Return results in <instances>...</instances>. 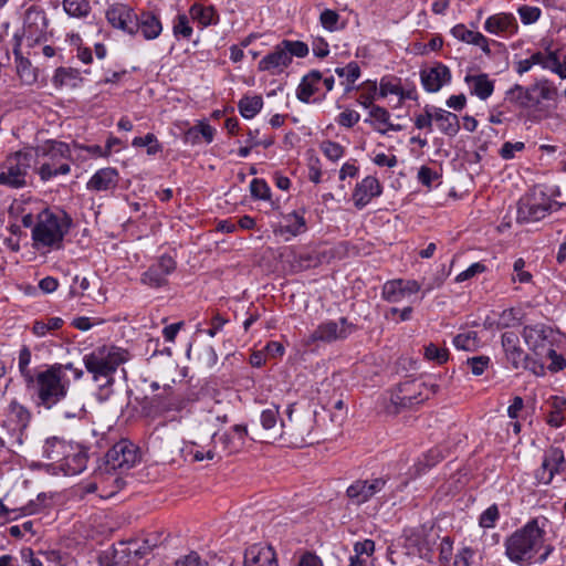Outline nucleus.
Listing matches in <instances>:
<instances>
[{
  "label": "nucleus",
  "mask_w": 566,
  "mask_h": 566,
  "mask_svg": "<svg viewBox=\"0 0 566 566\" xmlns=\"http://www.w3.org/2000/svg\"><path fill=\"white\" fill-rule=\"evenodd\" d=\"M475 556L476 553L471 547H463L457 553L453 566H476Z\"/></svg>",
  "instance_id": "obj_58"
},
{
  "label": "nucleus",
  "mask_w": 566,
  "mask_h": 566,
  "mask_svg": "<svg viewBox=\"0 0 566 566\" xmlns=\"http://www.w3.org/2000/svg\"><path fill=\"white\" fill-rule=\"evenodd\" d=\"M46 29L45 13L35 7L29 8L23 20V36L29 41L38 42L45 35Z\"/></svg>",
  "instance_id": "obj_18"
},
{
  "label": "nucleus",
  "mask_w": 566,
  "mask_h": 566,
  "mask_svg": "<svg viewBox=\"0 0 566 566\" xmlns=\"http://www.w3.org/2000/svg\"><path fill=\"white\" fill-rule=\"evenodd\" d=\"M545 534L544 526L537 520L527 522L505 539L506 557L512 563L528 565L543 551L539 560L544 562L552 552V547L545 545Z\"/></svg>",
  "instance_id": "obj_2"
},
{
  "label": "nucleus",
  "mask_w": 566,
  "mask_h": 566,
  "mask_svg": "<svg viewBox=\"0 0 566 566\" xmlns=\"http://www.w3.org/2000/svg\"><path fill=\"white\" fill-rule=\"evenodd\" d=\"M507 95L512 102L518 104L522 107L534 106L531 86L523 87L516 84L507 92Z\"/></svg>",
  "instance_id": "obj_45"
},
{
  "label": "nucleus",
  "mask_w": 566,
  "mask_h": 566,
  "mask_svg": "<svg viewBox=\"0 0 566 566\" xmlns=\"http://www.w3.org/2000/svg\"><path fill=\"white\" fill-rule=\"evenodd\" d=\"M321 84L322 74L318 71L310 72L302 78L296 90L297 98L304 103H308L311 97L318 92Z\"/></svg>",
  "instance_id": "obj_33"
},
{
  "label": "nucleus",
  "mask_w": 566,
  "mask_h": 566,
  "mask_svg": "<svg viewBox=\"0 0 566 566\" xmlns=\"http://www.w3.org/2000/svg\"><path fill=\"white\" fill-rule=\"evenodd\" d=\"M245 566H279L276 554L271 546L255 544L244 554Z\"/></svg>",
  "instance_id": "obj_24"
},
{
  "label": "nucleus",
  "mask_w": 566,
  "mask_h": 566,
  "mask_svg": "<svg viewBox=\"0 0 566 566\" xmlns=\"http://www.w3.org/2000/svg\"><path fill=\"white\" fill-rule=\"evenodd\" d=\"M63 8L64 11L73 18L86 17L91 11L87 0H64Z\"/></svg>",
  "instance_id": "obj_46"
},
{
  "label": "nucleus",
  "mask_w": 566,
  "mask_h": 566,
  "mask_svg": "<svg viewBox=\"0 0 566 566\" xmlns=\"http://www.w3.org/2000/svg\"><path fill=\"white\" fill-rule=\"evenodd\" d=\"M518 322L517 313L514 308H506L497 314V318L493 322H490V326H495L496 328H509L516 325Z\"/></svg>",
  "instance_id": "obj_49"
},
{
  "label": "nucleus",
  "mask_w": 566,
  "mask_h": 566,
  "mask_svg": "<svg viewBox=\"0 0 566 566\" xmlns=\"http://www.w3.org/2000/svg\"><path fill=\"white\" fill-rule=\"evenodd\" d=\"M251 195L261 200H269L271 196V190L268 184L262 179H253L250 184Z\"/></svg>",
  "instance_id": "obj_60"
},
{
  "label": "nucleus",
  "mask_w": 566,
  "mask_h": 566,
  "mask_svg": "<svg viewBox=\"0 0 566 566\" xmlns=\"http://www.w3.org/2000/svg\"><path fill=\"white\" fill-rule=\"evenodd\" d=\"M566 463L564 451L559 448H549L542 461V465L537 471L536 478L539 483L551 484L554 476L559 474Z\"/></svg>",
  "instance_id": "obj_12"
},
{
  "label": "nucleus",
  "mask_w": 566,
  "mask_h": 566,
  "mask_svg": "<svg viewBox=\"0 0 566 566\" xmlns=\"http://www.w3.org/2000/svg\"><path fill=\"white\" fill-rule=\"evenodd\" d=\"M464 81L469 86L470 93L482 101L488 99L493 94L494 82L489 78L488 74L467 75Z\"/></svg>",
  "instance_id": "obj_30"
},
{
  "label": "nucleus",
  "mask_w": 566,
  "mask_h": 566,
  "mask_svg": "<svg viewBox=\"0 0 566 566\" xmlns=\"http://www.w3.org/2000/svg\"><path fill=\"white\" fill-rule=\"evenodd\" d=\"M189 453L191 454L192 460L197 462L203 460H213L219 455L216 451V447H199L197 444H192Z\"/></svg>",
  "instance_id": "obj_55"
},
{
  "label": "nucleus",
  "mask_w": 566,
  "mask_h": 566,
  "mask_svg": "<svg viewBox=\"0 0 566 566\" xmlns=\"http://www.w3.org/2000/svg\"><path fill=\"white\" fill-rule=\"evenodd\" d=\"M21 222L25 228L32 227V245L42 252L62 249L64 237L72 224L71 218L65 212H54L49 209L38 213L35 222L31 213L24 214Z\"/></svg>",
  "instance_id": "obj_1"
},
{
  "label": "nucleus",
  "mask_w": 566,
  "mask_h": 566,
  "mask_svg": "<svg viewBox=\"0 0 566 566\" xmlns=\"http://www.w3.org/2000/svg\"><path fill=\"white\" fill-rule=\"evenodd\" d=\"M189 13L191 19L197 21L201 28L216 25L219 22V14L212 6L205 7L202 4L195 3L191 6Z\"/></svg>",
  "instance_id": "obj_37"
},
{
  "label": "nucleus",
  "mask_w": 566,
  "mask_h": 566,
  "mask_svg": "<svg viewBox=\"0 0 566 566\" xmlns=\"http://www.w3.org/2000/svg\"><path fill=\"white\" fill-rule=\"evenodd\" d=\"M375 552V543L371 539L356 542L354 545V555L349 558L348 566H368V559Z\"/></svg>",
  "instance_id": "obj_38"
},
{
  "label": "nucleus",
  "mask_w": 566,
  "mask_h": 566,
  "mask_svg": "<svg viewBox=\"0 0 566 566\" xmlns=\"http://www.w3.org/2000/svg\"><path fill=\"white\" fill-rule=\"evenodd\" d=\"M559 205L543 198L542 201L536 197H526L521 199L517 207V220L521 222H534L545 218L552 210H557Z\"/></svg>",
  "instance_id": "obj_11"
},
{
  "label": "nucleus",
  "mask_w": 566,
  "mask_h": 566,
  "mask_svg": "<svg viewBox=\"0 0 566 566\" xmlns=\"http://www.w3.org/2000/svg\"><path fill=\"white\" fill-rule=\"evenodd\" d=\"M174 566H209V564L197 552H190L176 559Z\"/></svg>",
  "instance_id": "obj_61"
},
{
  "label": "nucleus",
  "mask_w": 566,
  "mask_h": 566,
  "mask_svg": "<svg viewBox=\"0 0 566 566\" xmlns=\"http://www.w3.org/2000/svg\"><path fill=\"white\" fill-rule=\"evenodd\" d=\"M353 325L349 324L346 318H340L336 322L328 321L318 325V327L310 336V340L334 342L346 338L353 333Z\"/></svg>",
  "instance_id": "obj_15"
},
{
  "label": "nucleus",
  "mask_w": 566,
  "mask_h": 566,
  "mask_svg": "<svg viewBox=\"0 0 566 566\" xmlns=\"http://www.w3.org/2000/svg\"><path fill=\"white\" fill-rule=\"evenodd\" d=\"M138 460V454L133 444L125 441L116 443L107 452V461L113 469H129Z\"/></svg>",
  "instance_id": "obj_21"
},
{
  "label": "nucleus",
  "mask_w": 566,
  "mask_h": 566,
  "mask_svg": "<svg viewBox=\"0 0 566 566\" xmlns=\"http://www.w3.org/2000/svg\"><path fill=\"white\" fill-rule=\"evenodd\" d=\"M467 364L470 366L471 373L474 376L482 375L490 365V358L488 356H475L469 358Z\"/></svg>",
  "instance_id": "obj_64"
},
{
  "label": "nucleus",
  "mask_w": 566,
  "mask_h": 566,
  "mask_svg": "<svg viewBox=\"0 0 566 566\" xmlns=\"http://www.w3.org/2000/svg\"><path fill=\"white\" fill-rule=\"evenodd\" d=\"M306 229V221L303 213L293 211L282 217V221L274 232L280 235L287 234V240L290 237H296L304 233Z\"/></svg>",
  "instance_id": "obj_29"
},
{
  "label": "nucleus",
  "mask_w": 566,
  "mask_h": 566,
  "mask_svg": "<svg viewBox=\"0 0 566 566\" xmlns=\"http://www.w3.org/2000/svg\"><path fill=\"white\" fill-rule=\"evenodd\" d=\"M385 484L386 481L381 478H375L371 480H358L348 486L347 496L354 504L360 505L380 492Z\"/></svg>",
  "instance_id": "obj_17"
},
{
  "label": "nucleus",
  "mask_w": 566,
  "mask_h": 566,
  "mask_svg": "<svg viewBox=\"0 0 566 566\" xmlns=\"http://www.w3.org/2000/svg\"><path fill=\"white\" fill-rule=\"evenodd\" d=\"M454 39L479 46L486 55L491 54L489 39L479 31L469 30L464 24L460 23L451 29Z\"/></svg>",
  "instance_id": "obj_27"
},
{
  "label": "nucleus",
  "mask_w": 566,
  "mask_h": 566,
  "mask_svg": "<svg viewBox=\"0 0 566 566\" xmlns=\"http://www.w3.org/2000/svg\"><path fill=\"white\" fill-rule=\"evenodd\" d=\"M433 122L443 134L449 136H454L460 129L458 116L442 108H433Z\"/></svg>",
  "instance_id": "obj_34"
},
{
  "label": "nucleus",
  "mask_w": 566,
  "mask_h": 566,
  "mask_svg": "<svg viewBox=\"0 0 566 566\" xmlns=\"http://www.w3.org/2000/svg\"><path fill=\"white\" fill-rule=\"evenodd\" d=\"M522 336L528 349L538 357H544L554 345L553 329L543 324L525 326Z\"/></svg>",
  "instance_id": "obj_10"
},
{
  "label": "nucleus",
  "mask_w": 566,
  "mask_h": 566,
  "mask_svg": "<svg viewBox=\"0 0 566 566\" xmlns=\"http://www.w3.org/2000/svg\"><path fill=\"white\" fill-rule=\"evenodd\" d=\"M551 411L547 417V423L558 428L566 421V399L564 397L554 396L548 400Z\"/></svg>",
  "instance_id": "obj_39"
},
{
  "label": "nucleus",
  "mask_w": 566,
  "mask_h": 566,
  "mask_svg": "<svg viewBox=\"0 0 566 566\" xmlns=\"http://www.w3.org/2000/svg\"><path fill=\"white\" fill-rule=\"evenodd\" d=\"M423 88L429 93H436L451 81V72L442 63H436L420 72Z\"/></svg>",
  "instance_id": "obj_19"
},
{
  "label": "nucleus",
  "mask_w": 566,
  "mask_h": 566,
  "mask_svg": "<svg viewBox=\"0 0 566 566\" xmlns=\"http://www.w3.org/2000/svg\"><path fill=\"white\" fill-rule=\"evenodd\" d=\"M69 373L72 374L74 380L83 376L81 368L75 367L72 363H67L54 364L48 369L38 373L34 379H31L40 406L51 409L65 398L71 384Z\"/></svg>",
  "instance_id": "obj_3"
},
{
  "label": "nucleus",
  "mask_w": 566,
  "mask_h": 566,
  "mask_svg": "<svg viewBox=\"0 0 566 566\" xmlns=\"http://www.w3.org/2000/svg\"><path fill=\"white\" fill-rule=\"evenodd\" d=\"M502 347L506 360L513 369H520L525 366L527 355L520 346V338L514 332H505L502 335Z\"/></svg>",
  "instance_id": "obj_23"
},
{
  "label": "nucleus",
  "mask_w": 566,
  "mask_h": 566,
  "mask_svg": "<svg viewBox=\"0 0 566 566\" xmlns=\"http://www.w3.org/2000/svg\"><path fill=\"white\" fill-rule=\"evenodd\" d=\"M484 30L495 36L510 39L518 31V23L512 13L500 12L486 18Z\"/></svg>",
  "instance_id": "obj_14"
},
{
  "label": "nucleus",
  "mask_w": 566,
  "mask_h": 566,
  "mask_svg": "<svg viewBox=\"0 0 566 566\" xmlns=\"http://www.w3.org/2000/svg\"><path fill=\"white\" fill-rule=\"evenodd\" d=\"M553 52L543 53L541 51L534 52L530 57L520 60L515 63V71L522 75L528 72L533 66L538 65L544 70H549L551 57Z\"/></svg>",
  "instance_id": "obj_35"
},
{
  "label": "nucleus",
  "mask_w": 566,
  "mask_h": 566,
  "mask_svg": "<svg viewBox=\"0 0 566 566\" xmlns=\"http://www.w3.org/2000/svg\"><path fill=\"white\" fill-rule=\"evenodd\" d=\"M401 82L398 78L382 77L379 83V97L385 98L389 95H396L400 92Z\"/></svg>",
  "instance_id": "obj_53"
},
{
  "label": "nucleus",
  "mask_w": 566,
  "mask_h": 566,
  "mask_svg": "<svg viewBox=\"0 0 566 566\" xmlns=\"http://www.w3.org/2000/svg\"><path fill=\"white\" fill-rule=\"evenodd\" d=\"M138 30L146 40H154L160 35L163 25L156 15L150 12H145L138 18L137 31Z\"/></svg>",
  "instance_id": "obj_36"
},
{
  "label": "nucleus",
  "mask_w": 566,
  "mask_h": 566,
  "mask_svg": "<svg viewBox=\"0 0 566 566\" xmlns=\"http://www.w3.org/2000/svg\"><path fill=\"white\" fill-rule=\"evenodd\" d=\"M381 186L378 179L374 176L365 177L358 182L353 191V201L356 208L363 209L375 197L380 196Z\"/></svg>",
  "instance_id": "obj_22"
},
{
  "label": "nucleus",
  "mask_w": 566,
  "mask_h": 566,
  "mask_svg": "<svg viewBox=\"0 0 566 566\" xmlns=\"http://www.w3.org/2000/svg\"><path fill=\"white\" fill-rule=\"evenodd\" d=\"M434 391V385L429 387L422 381L408 380L392 392L390 400L397 407L410 408L429 399Z\"/></svg>",
  "instance_id": "obj_9"
},
{
  "label": "nucleus",
  "mask_w": 566,
  "mask_h": 566,
  "mask_svg": "<svg viewBox=\"0 0 566 566\" xmlns=\"http://www.w3.org/2000/svg\"><path fill=\"white\" fill-rule=\"evenodd\" d=\"M31 149L34 157L43 160L38 170L41 180L48 181L70 172L71 167L67 163L70 147L65 143L46 140Z\"/></svg>",
  "instance_id": "obj_6"
},
{
  "label": "nucleus",
  "mask_w": 566,
  "mask_h": 566,
  "mask_svg": "<svg viewBox=\"0 0 566 566\" xmlns=\"http://www.w3.org/2000/svg\"><path fill=\"white\" fill-rule=\"evenodd\" d=\"M319 149L327 159L334 163L343 158L345 154V148L340 144L328 139L319 144Z\"/></svg>",
  "instance_id": "obj_48"
},
{
  "label": "nucleus",
  "mask_w": 566,
  "mask_h": 566,
  "mask_svg": "<svg viewBox=\"0 0 566 566\" xmlns=\"http://www.w3.org/2000/svg\"><path fill=\"white\" fill-rule=\"evenodd\" d=\"M291 63V57L285 50L283 43L275 46L274 51L266 54L260 62H259V70L260 71H268L271 73H279L282 72L283 69H285Z\"/></svg>",
  "instance_id": "obj_26"
},
{
  "label": "nucleus",
  "mask_w": 566,
  "mask_h": 566,
  "mask_svg": "<svg viewBox=\"0 0 566 566\" xmlns=\"http://www.w3.org/2000/svg\"><path fill=\"white\" fill-rule=\"evenodd\" d=\"M31 421L30 411L17 401H11L0 422V446L15 452L25 439V430Z\"/></svg>",
  "instance_id": "obj_5"
},
{
  "label": "nucleus",
  "mask_w": 566,
  "mask_h": 566,
  "mask_svg": "<svg viewBox=\"0 0 566 566\" xmlns=\"http://www.w3.org/2000/svg\"><path fill=\"white\" fill-rule=\"evenodd\" d=\"M63 324L64 321L61 317H48L44 319L35 321L32 327V332L38 337H45L60 329Z\"/></svg>",
  "instance_id": "obj_43"
},
{
  "label": "nucleus",
  "mask_w": 566,
  "mask_h": 566,
  "mask_svg": "<svg viewBox=\"0 0 566 566\" xmlns=\"http://www.w3.org/2000/svg\"><path fill=\"white\" fill-rule=\"evenodd\" d=\"M33 164L34 155L31 148L9 155L0 165V185L14 189L25 187Z\"/></svg>",
  "instance_id": "obj_8"
},
{
  "label": "nucleus",
  "mask_w": 566,
  "mask_h": 566,
  "mask_svg": "<svg viewBox=\"0 0 566 566\" xmlns=\"http://www.w3.org/2000/svg\"><path fill=\"white\" fill-rule=\"evenodd\" d=\"M262 107L263 98L261 95H245L238 103L239 112L245 119L255 117Z\"/></svg>",
  "instance_id": "obj_40"
},
{
  "label": "nucleus",
  "mask_w": 566,
  "mask_h": 566,
  "mask_svg": "<svg viewBox=\"0 0 566 566\" xmlns=\"http://www.w3.org/2000/svg\"><path fill=\"white\" fill-rule=\"evenodd\" d=\"M42 453L50 460L49 467L55 474L76 475L87 464V455L82 446L56 437L45 440Z\"/></svg>",
  "instance_id": "obj_4"
},
{
  "label": "nucleus",
  "mask_w": 566,
  "mask_h": 566,
  "mask_svg": "<svg viewBox=\"0 0 566 566\" xmlns=\"http://www.w3.org/2000/svg\"><path fill=\"white\" fill-rule=\"evenodd\" d=\"M17 72L20 80L28 85L33 84L38 78L35 69H33L31 63L24 59H20L17 62Z\"/></svg>",
  "instance_id": "obj_50"
},
{
  "label": "nucleus",
  "mask_w": 566,
  "mask_h": 566,
  "mask_svg": "<svg viewBox=\"0 0 566 566\" xmlns=\"http://www.w3.org/2000/svg\"><path fill=\"white\" fill-rule=\"evenodd\" d=\"M453 344L458 349L473 350L476 347V334L463 333L454 337Z\"/></svg>",
  "instance_id": "obj_59"
},
{
  "label": "nucleus",
  "mask_w": 566,
  "mask_h": 566,
  "mask_svg": "<svg viewBox=\"0 0 566 566\" xmlns=\"http://www.w3.org/2000/svg\"><path fill=\"white\" fill-rule=\"evenodd\" d=\"M335 73L343 77L344 81L342 82L343 85H345L346 93L350 92L354 88V83L356 80L360 76V67L357 63L350 62L344 67H337L335 70Z\"/></svg>",
  "instance_id": "obj_44"
},
{
  "label": "nucleus",
  "mask_w": 566,
  "mask_h": 566,
  "mask_svg": "<svg viewBox=\"0 0 566 566\" xmlns=\"http://www.w3.org/2000/svg\"><path fill=\"white\" fill-rule=\"evenodd\" d=\"M421 291V284L416 280H390L382 286V297L390 303H401Z\"/></svg>",
  "instance_id": "obj_13"
},
{
  "label": "nucleus",
  "mask_w": 566,
  "mask_h": 566,
  "mask_svg": "<svg viewBox=\"0 0 566 566\" xmlns=\"http://www.w3.org/2000/svg\"><path fill=\"white\" fill-rule=\"evenodd\" d=\"M260 423L264 431L263 438L268 441H276L286 433L283 421L279 418V405L272 403L271 407L262 410Z\"/></svg>",
  "instance_id": "obj_20"
},
{
  "label": "nucleus",
  "mask_w": 566,
  "mask_h": 566,
  "mask_svg": "<svg viewBox=\"0 0 566 566\" xmlns=\"http://www.w3.org/2000/svg\"><path fill=\"white\" fill-rule=\"evenodd\" d=\"M365 122L381 135H387L390 130L399 132L402 129L401 125L391 123L390 113L381 106L371 107Z\"/></svg>",
  "instance_id": "obj_25"
},
{
  "label": "nucleus",
  "mask_w": 566,
  "mask_h": 566,
  "mask_svg": "<svg viewBox=\"0 0 566 566\" xmlns=\"http://www.w3.org/2000/svg\"><path fill=\"white\" fill-rule=\"evenodd\" d=\"M532 94H533V105L537 106L542 109V105L544 102H556L558 98V88L556 85L547 80L539 78L535 81L532 85Z\"/></svg>",
  "instance_id": "obj_28"
},
{
  "label": "nucleus",
  "mask_w": 566,
  "mask_h": 566,
  "mask_svg": "<svg viewBox=\"0 0 566 566\" xmlns=\"http://www.w3.org/2000/svg\"><path fill=\"white\" fill-rule=\"evenodd\" d=\"M247 434V428L244 426L237 424L232 429V433H224L220 440L223 444V450L229 453L237 452L244 442Z\"/></svg>",
  "instance_id": "obj_41"
},
{
  "label": "nucleus",
  "mask_w": 566,
  "mask_h": 566,
  "mask_svg": "<svg viewBox=\"0 0 566 566\" xmlns=\"http://www.w3.org/2000/svg\"><path fill=\"white\" fill-rule=\"evenodd\" d=\"M124 554H126L124 548L119 551L115 547H108L99 554L98 564L99 566H117Z\"/></svg>",
  "instance_id": "obj_51"
},
{
  "label": "nucleus",
  "mask_w": 566,
  "mask_h": 566,
  "mask_svg": "<svg viewBox=\"0 0 566 566\" xmlns=\"http://www.w3.org/2000/svg\"><path fill=\"white\" fill-rule=\"evenodd\" d=\"M132 145L134 147H147L148 155H155L160 150V145L154 134H147L144 137H135Z\"/></svg>",
  "instance_id": "obj_54"
},
{
  "label": "nucleus",
  "mask_w": 566,
  "mask_h": 566,
  "mask_svg": "<svg viewBox=\"0 0 566 566\" xmlns=\"http://www.w3.org/2000/svg\"><path fill=\"white\" fill-rule=\"evenodd\" d=\"M117 171L114 168L97 170L88 180L87 188L94 191L108 190L117 184Z\"/></svg>",
  "instance_id": "obj_32"
},
{
  "label": "nucleus",
  "mask_w": 566,
  "mask_h": 566,
  "mask_svg": "<svg viewBox=\"0 0 566 566\" xmlns=\"http://www.w3.org/2000/svg\"><path fill=\"white\" fill-rule=\"evenodd\" d=\"M107 21L116 29L128 34L137 32L138 17L126 4L115 3L106 11Z\"/></svg>",
  "instance_id": "obj_16"
},
{
  "label": "nucleus",
  "mask_w": 566,
  "mask_h": 566,
  "mask_svg": "<svg viewBox=\"0 0 566 566\" xmlns=\"http://www.w3.org/2000/svg\"><path fill=\"white\" fill-rule=\"evenodd\" d=\"M142 282L150 287H159L166 283V276L153 265L142 275Z\"/></svg>",
  "instance_id": "obj_52"
},
{
  "label": "nucleus",
  "mask_w": 566,
  "mask_h": 566,
  "mask_svg": "<svg viewBox=\"0 0 566 566\" xmlns=\"http://www.w3.org/2000/svg\"><path fill=\"white\" fill-rule=\"evenodd\" d=\"M520 18L524 24L535 23L541 17V9L538 7L522 6L517 9Z\"/></svg>",
  "instance_id": "obj_62"
},
{
  "label": "nucleus",
  "mask_w": 566,
  "mask_h": 566,
  "mask_svg": "<svg viewBox=\"0 0 566 566\" xmlns=\"http://www.w3.org/2000/svg\"><path fill=\"white\" fill-rule=\"evenodd\" d=\"M358 90L360 91L357 98L358 104L367 109L375 107L374 102L379 97V90L376 82L367 81L359 85Z\"/></svg>",
  "instance_id": "obj_42"
},
{
  "label": "nucleus",
  "mask_w": 566,
  "mask_h": 566,
  "mask_svg": "<svg viewBox=\"0 0 566 566\" xmlns=\"http://www.w3.org/2000/svg\"><path fill=\"white\" fill-rule=\"evenodd\" d=\"M282 43L285 50H287L291 59L293 55L304 57L308 54V46L304 42L284 40Z\"/></svg>",
  "instance_id": "obj_63"
},
{
  "label": "nucleus",
  "mask_w": 566,
  "mask_h": 566,
  "mask_svg": "<svg viewBox=\"0 0 566 566\" xmlns=\"http://www.w3.org/2000/svg\"><path fill=\"white\" fill-rule=\"evenodd\" d=\"M128 359V353L118 347H99L84 356L83 361L95 381L105 380L106 385L113 381V374L119 365Z\"/></svg>",
  "instance_id": "obj_7"
},
{
  "label": "nucleus",
  "mask_w": 566,
  "mask_h": 566,
  "mask_svg": "<svg viewBox=\"0 0 566 566\" xmlns=\"http://www.w3.org/2000/svg\"><path fill=\"white\" fill-rule=\"evenodd\" d=\"M199 134L209 144L213 140L216 129L211 125L205 122H200L197 126L191 127L187 130L186 138L192 139V142L196 143Z\"/></svg>",
  "instance_id": "obj_47"
},
{
  "label": "nucleus",
  "mask_w": 566,
  "mask_h": 566,
  "mask_svg": "<svg viewBox=\"0 0 566 566\" xmlns=\"http://www.w3.org/2000/svg\"><path fill=\"white\" fill-rule=\"evenodd\" d=\"M82 83L81 74L72 67H57L52 76V84L56 90L75 88Z\"/></svg>",
  "instance_id": "obj_31"
},
{
  "label": "nucleus",
  "mask_w": 566,
  "mask_h": 566,
  "mask_svg": "<svg viewBox=\"0 0 566 566\" xmlns=\"http://www.w3.org/2000/svg\"><path fill=\"white\" fill-rule=\"evenodd\" d=\"M424 356L428 360L437 364H443L448 360V350L443 347H438L434 344H429L424 347Z\"/></svg>",
  "instance_id": "obj_56"
},
{
  "label": "nucleus",
  "mask_w": 566,
  "mask_h": 566,
  "mask_svg": "<svg viewBox=\"0 0 566 566\" xmlns=\"http://www.w3.org/2000/svg\"><path fill=\"white\" fill-rule=\"evenodd\" d=\"M413 123L418 129H427L429 133H431L433 123V108L426 106L422 113L415 115Z\"/></svg>",
  "instance_id": "obj_57"
}]
</instances>
